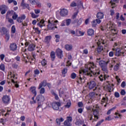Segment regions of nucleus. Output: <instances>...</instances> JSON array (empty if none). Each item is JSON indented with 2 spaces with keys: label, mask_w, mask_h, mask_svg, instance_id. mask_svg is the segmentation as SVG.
I'll list each match as a JSON object with an SVG mask.
<instances>
[{
  "label": "nucleus",
  "mask_w": 126,
  "mask_h": 126,
  "mask_svg": "<svg viewBox=\"0 0 126 126\" xmlns=\"http://www.w3.org/2000/svg\"><path fill=\"white\" fill-rule=\"evenodd\" d=\"M79 73L80 74L83 73V75H87L88 76H92V74H91V73H93L94 76H97L100 74V71L93 72L92 70H91V67H89V64L87 65L86 64L85 65V68L81 69Z\"/></svg>",
  "instance_id": "1"
},
{
  "label": "nucleus",
  "mask_w": 126,
  "mask_h": 126,
  "mask_svg": "<svg viewBox=\"0 0 126 126\" xmlns=\"http://www.w3.org/2000/svg\"><path fill=\"white\" fill-rule=\"evenodd\" d=\"M36 101L38 102V106L37 107V109H38L39 107H42L41 102H44V101H45V97L42 95H39L36 97Z\"/></svg>",
  "instance_id": "2"
},
{
  "label": "nucleus",
  "mask_w": 126,
  "mask_h": 126,
  "mask_svg": "<svg viewBox=\"0 0 126 126\" xmlns=\"http://www.w3.org/2000/svg\"><path fill=\"white\" fill-rule=\"evenodd\" d=\"M52 107L53 109L56 111H59V112H61L62 110L60 109V107H61V103L59 102H55L52 103Z\"/></svg>",
  "instance_id": "3"
},
{
  "label": "nucleus",
  "mask_w": 126,
  "mask_h": 126,
  "mask_svg": "<svg viewBox=\"0 0 126 126\" xmlns=\"http://www.w3.org/2000/svg\"><path fill=\"white\" fill-rule=\"evenodd\" d=\"M56 54L57 57H58V59H63V50L60 48H58L56 50Z\"/></svg>",
  "instance_id": "4"
},
{
  "label": "nucleus",
  "mask_w": 126,
  "mask_h": 126,
  "mask_svg": "<svg viewBox=\"0 0 126 126\" xmlns=\"http://www.w3.org/2000/svg\"><path fill=\"white\" fill-rule=\"evenodd\" d=\"M8 9L7 6L5 5H2L0 6V11H1V14H5Z\"/></svg>",
  "instance_id": "5"
},
{
  "label": "nucleus",
  "mask_w": 126,
  "mask_h": 126,
  "mask_svg": "<svg viewBox=\"0 0 126 126\" xmlns=\"http://www.w3.org/2000/svg\"><path fill=\"white\" fill-rule=\"evenodd\" d=\"M9 49L12 52H14L17 50V45L15 43H10Z\"/></svg>",
  "instance_id": "6"
},
{
  "label": "nucleus",
  "mask_w": 126,
  "mask_h": 126,
  "mask_svg": "<svg viewBox=\"0 0 126 126\" xmlns=\"http://www.w3.org/2000/svg\"><path fill=\"white\" fill-rule=\"evenodd\" d=\"M2 101L4 104H8L9 103V101H10V98H9V96L8 95H4L2 98Z\"/></svg>",
  "instance_id": "7"
},
{
  "label": "nucleus",
  "mask_w": 126,
  "mask_h": 126,
  "mask_svg": "<svg viewBox=\"0 0 126 126\" xmlns=\"http://www.w3.org/2000/svg\"><path fill=\"white\" fill-rule=\"evenodd\" d=\"M87 84L89 86V89H93L95 86H96V83L94 81H90V82H88Z\"/></svg>",
  "instance_id": "8"
},
{
  "label": "nucleus",
  "mask_w": 126,
  "mask_h": 126,
  "mask_svg": "<svg viewBox=\"0 0 126 126\" xmlns=\"http://www.w3.org/2000/svg\"><path fill=\"white\" fill-rule=\"evenodd\" d=\"M93 111L94 112V121H97V120L99 119V117H98V115H99V111L98 109H93Z\"/></svg>",
  "instance_id": "9"
},
{
  "label": "nucleus",
  "mask_w": 126,
  "mask_h": 126,
  "mask_svg": "<svg viewBox=\"0 0 126 126\" xmlns=\"http://www.w3.org/2000/svg\"><path fill=\"white\" fill-rule=\"evenodd\" d=\"M81 5H82V3L81 0L78 1V4H76L75 2H72L70 4V6H72V7H74L75 6H78V7H79Z\"/></svg>",
  "instance_id": "10"
},
{
  "label": "nucleus",
  "mask_w": 126,
  "mask_h": 126,
  "mask_svg": "<svg viewBox=\"0 0 126 126\" xmlns=\"http://www.w3.org/2000/svg\"><path fill=\"white\" fill-rule=\"evenodd\" d=\"M60 13L61 16H66V15L68 14V11L65 9H62L61 10Z\"/></svg>",
  "instance_id": "11"
},
{
  "label": "nucleus",
  "mask_w": 126,
  "mask_h": 126,
  "mask_svg": "<svg viewBox=\"0 0 126 126\" xmlns=\"http://www.w3.org/2000/svg\"><path fill=\"white\" fill-rule=\"evenodd\" d=\"M114 55L117 57H120L122 55V50L120 48H117L114 51Z\"/></svg>",
  "instance_id": "12"
},
{
  "label": "nucleus",
  "mask_w": 126,
  "mask_h": 126,
  "mask_svg": "<svg viewBox=\"0 0 126 126\" xmlns=\"http://www.w3.org/2000/svg\"><path fill=\"white\" fill-rule=\"evenodd\" d=\"M30 91L32 93V94H34V97L37 95V92H36V87L35 86H32L30 88Z\"/></svg>",
  "instance_id": "13"
},
{
  "label": "nucleus",
  "mask_w": 126,
  "mask_h": 126,
  "mask_svg": "<svg viewBox=\"0 0 126 126\" xmlns=\"http://www.w3.org/2000/svg\"><path fill=\"white\" fill-rule=\"evenodd\" d=\"M2 31H0V32L1 33V32H3V35H6V34H9V31L5 27H2L1 28Z\"/></svg>",
  "instance_id": "14"
},
{
  "label": "nucleus",
  "mask_w": 126,
  "mask_h": 126,
  "mask_svg": "<svg viewBox=\"0 0 126 126\" xmlns=\"http://www.w3.org/2000/svg\"><path fill=\"white\" fill-rule=\"evenodd\" d=\"M109 62H110L109 61H108L107 62H105L104 61H100L99 62V65H100L101 67H102V66H103L104 65H107Z\"/></svg>",
  "instance_id": "15"
},
{
  "label": "nucleus",
  "mask_w": 126,
  "mask_h": 126,
  "mask_svg": "<svg viewBox=\"0 0 126 126\" xmlns=\"http://www.w3.org/2000/svg\"><path fill=\"white\" fill-rule=\"evenodd\" d=\"M96 17L98 19H102L104 18V14L102 12H98L96 14Z\"/></svg>",
  "instance_id": "16"
},
{
  "label": "nucleus",
  "mask_w": 126,
  "mask_h": 126,
  "mask_svg": "<svg viewBox=\"0 0 126 126\" xmlns=\"http://www.w3.org/2000/svg\"><path fill=\"white\" fill-rule=\"evenodd\" d=\"M63 121H64V119H63V118H61L56 119V122L58 126H61V123H63Z\"/></svg>",
  "instance_id": "17"
},
{
  "label": "nucleus",
  "mask_w": 126,
  "mask_h": 126,
  "mask_svg": "<svg viewBox=\"0 0 126 126\" xmlns=\"http://www.w3.org/2000/svg\"><path fill=\"white\" fill-rule=\"evenodd\" d=\"M43 86L44 87H45V86H47V81H43V82L39 84L38 87V89H41V88H42Z\"/></svg>",
  "instance_id": "18"
},
{
  "label": "nucleus",
  "mask_w": 126,
  "mask_h": 126,
  "mask_svg": "<svg viewBox=\"0 0 126 126\" xmlns=\"http://www.w3.org/2000/svg\"><path fill=\"white\" fill-rule=\"evenodd\" d=\"M64 48L67 51H71V50H72V45L69 44H66L64 46Z\"/></svg>",
  "instance_id": "19"
},
{
  "label": "nucleus",
  "mask_w": 126,
  "mask_h": 126,
  "mask_svg": "<svg viewBox=\"0 0 126 126\" xmlns=\"http://www.w3.org/2000/svg\"><path fill=\"white\" fill-rule=\"evenodd\" d=\"M35 46L34 44H31L29 45L28 50L30 52H31L32 51H34L35 50Z\"/></svg>",
  "instance_id": "20"
},
{
  "label": "nucleus",
  "mask_w": 126,
  "mask_h": 126,
  "mask_svg": "<svg viewBox=\"0 0 126 126\" xmlns=\"http://www.w3.org/2000/svg\"><path fill=\"white\" fill-rule=\"evenodd\" d=\"M98 47L97 48V51L98 54H101V52H102V51H103V46L100 45V44H98Z\"/></svg>",
  "instance_id": "21"
},
{
  "label": "nucleus",
  "mask_w": 126,
  "mask_h": 126,
  "mask_svg": "<svg viewBox=\"0 0 126 126\" xmlns=\"http://www.w3.org/2000/svg\"><path fill=\"white\" fill-rule=\"evenodd\" d=\"M88 36H94V30H93L92 29H90L89 30H88Z\"/></svg>",
  "instance_id": "22"
},
{
  "label": "nucleus",
  "mask_w": 126,
  "mask_h": 126,
  "mask_svg": "<svg viewBox=\"0 0 126 126\" xmlns=\"http://www.w3.org/2000/svg\"><path fill=\"white\" fill-rule=\"evenodd\" d=\"M21 6L24 7V8H27L28 9H30V7L29 6V4L24 3H21Z\"/></svg>",
  "instance_id": "23"
},
{
  "label": "nucleus",
  "mask_w": 126,
  "mask_h": 126,
  "mask_svg": "<svg viewBox=\"0 0 126 126\" xmlns=\"http://www.w3.org/2000/svg\"><path fill=\"white\" fill-rule=\"evenodd\" d=\"M50 56L52 62H53V61H55V59H56V54H55V52H51Z\"/></svg>",
  "instance_id": "24"
},
{
  "label": "nucleus",
  "mask_w": 126,
  "mask_h": 126,
  "mask_svg": "<svg viewBox=\"0 0 126 126\" xmlns=\"http://www.w3.org/2000/svg\"><path fill=\"white\" fill-rule=\"evenodd\" d=\"M83 122L80 119H77L75 122V125L76 126H80V125H83Z\"/></svg>",
  "instance_id": "25"
},
{
  "label": "nucleus",
  "mask_w": 126,
  "mask_h": 126,
  "mask_svg": "<svg viewBox=\"0 0 126 126\" xmlns=\"http://www.w3.org/2000/svg\"><path fill=\"white\" fill-rule=\"evenodd\" d=\"M51 39H52V36H47L45 38L44 42H45V43H49L50 41H51Z\"/></svg>",
  "instance_id": "26"
},
{
  "label": "nucleus",
  "mask_w": 126,
  "mask_h": 126,
  "mask_svg": "<svg viewBox=\"0 0 126 126\" xmlns=\"http://www.w3.org/2000/svg\"><path fill=\"white\" fill-rule=\"evenodd\" d=\"M77 14H78V12H76L74 13L73 15L71 17V19H72V20H74V19H76V16H77Z\"/></svg>",
  "instance_id": "27"
},
{
  "label": "nucleus",
  "mask_w": 126,
  "mask_h": 126,
  "mask_svg": "<svg viewBox=\"0 0 126 126\" xmlns=\"http://www.w3.org/2000/svg\"><path fill=\"white\" fill-rule=\"evenodd\" d=\"M15 12H14V11L13 10H9L6 13V16H7L8 15H13V14H14Z\"/></svg>",
  "instance_id": "28"
},
{
  "label": "nucleus",
  "mask_w": 126,
  "mask_h": 126,
  "mask_svg": "<svg viewBox=\"0 0 126 126\" xmlns=\"http://www.w3.org/2000/svg\"><path fill=\"white\" fill-rule=\"evenodd\" d=\"M44 23H45V21H44V20H41L39 23H37V25L38 26H39V27H43V25H41V24H44Z\"/></svg>",
  "instance_id": "29"
},
{
  "label": "nucleus",
  "mask_w": 126,
  "mask_h": 126,
  "mask_svg": "<svg viewBox=\"0 0 126 126\" xmlns=\"http://www.w3.org/2000/svg\"><path fill=\"white\" fill-rule=\"evenodd\" d=\"M106 78H107V76H106V75H104L103 78L102 75H101L99 76V79H100V81H103V80H106Z\"/></svg>",
  "instance_id": "30"
},
{
  "label": "nucleus",
  "mask_w": 126,
  "mask_h": 126,
  "mask_svg": "<svg viewBox=\"0 0 126 126\" xmlns=\"http://www.w3.org/2000/svg\"><path fill=\"white\" fill-rule=\"evenodd\" d=\"M65 22H66V26H69V25L70 24V23H71V19H68L66 20V21H65Z\"/></svg>",
  "instance_id": "31"
},
{
  "label": "nucleus",
  "mask_w": 126,
  "mask_h": 126,
  "mask_svg": "<svg viewBox=\"0 0 126 126\" xmlns=\"http://www.w3.org/2000/svg\"><path fill=\"white\" fill-rule=\"evenodd\" d=\"M64 126H71V124H70V122L69 121H67V120H66L64 122Z\"/></svg>",
  "instance_id": "32"
},
{
  "label": "nucleus",
  "mask_w": 126,
  "mask_h": 126,
  "mask_svg": "<svg viewBox=\"0 0 126 126\" xmlns=\"http://www.w3.org/2000/svg\"><path fill=\"white\" fill-rule=\"evenodd\" d=\"M5 38L6 39V42H8V41H9V38H10L9 33L5 34Z\"/></svg>",
  "instance_id": "33"
},
{
  "label": "nucleus",
  "mask_w": 126,
  "mask_h": 126,
  "mask_svg": "<svg viewBox=\"0 0 126 126\" xmlns=\"http://www.w3.org/2000/svg\"><path fill=\"white\" fill-rule=\"evenodd\" d=\"M41 64L43 66H45V65H46V64H47V61H46V60H45V59H43L41 61Z\"/></svg>",
  "instance_id": "34"
},
{
  "label": "nucleus",
  "mask_w": 126,
  "mask_h": 126,
  "mask_svg": "<svg viewBox=\"0 0 126 126\" xmlns=\"http://www.w3.org/2000/svg\"><path fill=\"white\" fill-rule=\"evenodd\" d=\"M13 15L12 16V19H14V20H16V19L17 18V17H18V15L17 14H16V13L15 12L14 13V14H13Z\"/></svg>",
  "instance_id": "35"
},
{
  "label": "nucleus",
  "mask_w": 126,
  "mask_h": 126,
  "mask_svg": "<svg viewBox=\"0 0 126 126\" xmlns=\"http://www.w3.org/2000/svg\"><path fill=\"white\" fill-rule=\"evenodd\" d=\"M71 105V102H70V101H69L67 102L66 104L65 105V107H66V108H69Z\"/></svg>",
  "instance_id": "36"
},
{
  "label": "nucleus",
  "mask_w": 126,
  "mask_h": 126,
  "mask_svg": "<svg viewBox=\"0 0 126 126\" xmlns=\"http://www.w3.org/2000/svg\"><path fill=\"white\" fill-rule=\"evenodd\" d=\"M102 68V70H103V71H107V65H104L103 66H102L101 67Z\"/></svg>",
  "instance_id": "37"
},
{
  "label": "nucleus",
  "mask_w": 126,
  "mask_h": 126,
  "mask_svg": "<svg viewBox=\"0 0 126 126\" xmlns=\"http://www.w3.org/2000/svg\"><path fill=\"white\" fill-rule=\"evenodd\" d=\"M0 69H1V70H2L3 71H4V69H5V67H4V64H1L0 65Z\"/></svg>",
  "instance_id": "38"
},
{
  "label": "nucleus",
  "mask_w": 126,
  "mask_h": 126,
  "mask_svg": "<svg viewBox=\"0 0 126 126\" xmlns=\"http://www.w3.org/2000/svg\"><path fill=\"white\" fill-rule=\"evenodd\" d=\"M108 100H109V98H108L107 97H106V98L105 97H103L102 99V100H101V102L102 103H105V102H108Z\"/></svg>",
  "instance_id": "39"
},
{
  "label": "nucleus",
  "mask_w": 126,
  "mask_h": 126,
  "mask_svg": "<svg viewBox=\"0 0 126 126\" xmlns=\"http://www.w3.org/2000/svg\"><path fill=\"white\" fill-rule=\"evenodd\" d=\"M15 26H13L11 27V32L13 33V34H14L15 33Z\"/></svg>",
  "instance_id": "40"
},
{
  "label": "nucleus",
  "mask_w": 126,
  "mask_h": 126,
  "mask_svg": "<svg viewBox=\"0 0 126 126\" xmlns=\"http://www.w3.org/2000/svg\"><path fill=\"white\" fill-rule=\"evenodd\" d=\"M70 77L72 79H75V78L76 77V74H75V73H72L71 74Z\"/></svg>",
  "instance_id": "41"
},
{
  "label": "nucleus",
  "mask_w": 126,
  "mask_h": 126,
  "mask_svg": "<svg viewBox=\"0 0 126 126\" xmlns=\"http://www.w3.org/2000/svg\"><path fill=\"white\" fill-rule=\"evenodd\" d=\"M31 14L32 18H37L39 16L38 15H35L34 13H31Z\"/></svg>",
  "instance_id": "42"
},
{
  "label": "nucleus",
  "mask_w": 126,
  "mask_h": 126,
  "mask_svg": "<svg viewBox=\"0 0 126 126\" xmlns=\"http://www.w3.org/2000/svg\"><path fill=\"white\" fill-rule=\"evenodd\" d=\"M66 121H67L68 122H69L70 123H71V122H72V117H67Z\"/></svg>",
  "instance_id": "43"
},
{
  "label": "nucleus",
  "mask_w": 126,
  "mask_h": 126,
  "mask_svg": "<svg viewBox=\"0 0 126 126\" xmlns=\"http://www.w3.org/2000/svg\"><path fill=\"white\" fill-rule=\"evenodd\" d=\"M103 122H104V120L102 119L100 121H99L96 125L95 126H99L101 125V124H102L103 123Z\"/></svg>",
  "instance_id": "44"
},
{
  "label": "nucleus",
  "mask_w": 126,
  "mask_h": 126,
  "mask_svg": "<svg viewBox=\"0 0 126 126\" xmlns=\"http://www.w3.org/2000/svg\"><path fill=\"white\" fill-rule=\"evenodd\" d=\"M107 89L109 90V92H111V90H112V86H111V84H109L108 85H107Z\"/></svg>",
  "instance_id": "45"
},
{
  "label": "nucleus",
  "mask_w": 126,
  "mask_h": 126,
  "mask_svg": "<svg viewBox=\"0 0 126 126\" xmlns=\"http://www.w3.org/2000/svg\"><path fill=\"white\" fill-rule=\"evenodd\" d=\"M40 94H44L45 93V88H41L40 91Z\"/></svg>",
  "instance_id": "46"
},
{
  "label": "nucleus",
  "mask_w": 126,
  "mask_h": 126,
  "mask_svg": "<svg viewBox=\"0 0 126 126\" xmlns=\"http://www.w3.org/2000/svg\"><path fill=\"white\" fill-rule=\"evenodd\" d=\"M66 72H67V68H65L62 70V74H65V73H66Z\"/></svg>",
  "instance_id": "47"
},
{
  "label": "nucleus",
  "mask_w": 126,
  "mask_h": 126,
  "mask_svg": "<svg viewBox=\"0 0 126 126\" xmlns=\"http://www.w3.org/2000/svg\"><path fill=\"white\" fill-rule=\"evenodd\" d=\"M114 69L115 70V71H117V70L119 69V64H117L115 66H114Z\"/></svg>",
  "instance_id": "48"
},
{
  "label": "nucleus",
  "mask_w": 126,
  "mask_h": 126,
  "mask_svg": "<svg viewBox=\"0 0 126 126\" xmlns=\"http://www.w3.org/2000/svg\"><path fill=\"white\" fill-rule=\"evenodd\" d=\"M59 96L60 97H62V95H63V94L64 92L63 91H62V89H60V90H59Z\"/></svg>",
  "instance_id": "49"
},
{
  "label": "nucleus",
  "mask_w": 126,
  "mask_h": 126,
  "mask_svg": "<svg viewBox=\"0 0 126 126\" xmlns=\"http://www.w3.org/2000/svg\"><path fill=\"white\" fill-rule=\"evenodd\" d=\"M81 23H82V19L80 18L77 22V25H78V26H79V25H80V24H81Z\"/></svg>",
  "instance_id": "50"
},
{
  "label": "nucleus",
  "mask_w": 126,
  "mask_h": 126,
  "mask_svg": "<svg viewBox=\"0 0 126 126\" xmlns=\"http://www.w3.org/2000/svg\"><path fill=\"white\" fill-rule=\"evenodd\" d=\"M77 22H78V20L75 19L73 20L71 23H72V24H75V23H77Z\"/></svg>",
  "instance_id": "51"
},
{
  "label": "nucleus",
  "mask_w": 126,
  "mask_h": 126,
  "mask_svg": "<svg viewBox=\"0 0 126 126\" xmlns=\"http://www.w3.org/2000/svg\"><path fill=\"white\" fill-rule=\"evenodd\" d=\"M88 118L90 119V121H92L93 120V115L92 114L89 115Z\"/></svg>",
  "instance_id": "52"
},
{
  "label": "nucleus",
  "mask_w": 126,
  "mask_h": 126,
  "mask_svg": "<svg viewBox=\"0 0 126 126\" xmlns=\"http://www.w3.org/2000/svg\"><path fill=\"white\" fill-rule=\"evenodd\" d=\"M114 95L116 98H119V97H120V94L118 92H115Z\"/></svg>",
  "instance_id": "53"
},
{
  "label": "nucleus",
  "mask_w": 126,
  "mask_h": 126,
  "mask_svg": "<svg viewBox=\"0 0 126 126\" xmlns=\"http://www.w3.org/2000/svg\"><path fill=\"white\" fill-rule=\"evenodd\" d=\"M78 105L79 107H83V103L82 102H79L78 103Z\"/></svg>",
  "instance_id": "54"
},
{
  "label": "nucleus",
  "mask_w": 126,
  "mask_h": 126,
  "mask_svg": "<svg viewBox=\"0 0 126 126\" xmlns=\"http://www.w3.org/2000/svg\"><path fill=\"white\" fill-rule=\"evenodd\" d=\"M114 54H115V52L111 51L109 53V57H113V56H114Z\"/></svg>",
  "instance_id": "55"
},
{
  "label": "nucleus",
  "mask_w": 126,
  "mask_h": 126,
  "mask_svg": "<svg viewBox=\"0 0 126 126\" xmlns=\"http://www.w3.org/2000/svg\"><path fill=\"white\" fill-rule=\"evenodd\" d=\"M120 93L122 95H126V91L125 90H122Z\"/></svg>",
  "instance_id": "56"
},
{
  "label": "nucleus",
  "mask_w": 126,
  "mask_h": 126,
  "mask_svg": "<svg viewBox=\"0 0 126 126\" xmlns=\"http://www.w3.org/2000/svg\"><path fill=\"white\" fill-rule=\"evenodd\" d=\"M17 21L18 22H19V23H22V20H21L20 17H19L17 18Z\"/></svg>",
  "instance_id": "57"
},
{
  "label": "nucleus",
  "mask_w": 126,
  "mask_h": 126,
  "mask_svg": "<svg viewBox=\"0 0 126 126\" xmlns=\"http://www.w3.org/2000/svg\"><path fill=\"white\" fill-rule=\"evenodd\" d=\"M114 14H115V11L113 9L110 10V15L113 16Z\"/></svg>",
  "instance_id": "58"
},
{
  "label": "nucleus",
  "mask_w": 126,
  "mask_h": 126,
  "mask_svg": "<svg viewBox=\"0 0 126 126\" xmlns=\"http://www.w3.org/2000/svg\"><path fill=\"white\" fill-rule=\"evenodd\" d=\"M12 67L13 68H17V67H18V65L16 64V63H14L12 64Z\"/></svg>",
  "instance_id": "59"
},
{
  "label": "nucleus",
  "mask_w": 126,
  "mask_h": 126,
  "mask_svg": "<svg viewBox=\"0 0 126 126\" xmlns=\"http://www.w3.org/2000/svg\"><path fill=\"white\" fill-rule=\"evenodd\" d=\"M4 57H5V56L4 54H1L0 55V58L1 61H2L4 59Z\"/></svg>",
  "instance_id": "60"
},
{
  "label": "nucleus",
  "mask_w": 126,
  "mask_h": 126,
  "mask_svg": "<svg viewBox=\"0 0 126 126\" xmlns=\"http://www.w3.org/2000/svg\"><path fill=\"white\" fill-rule=\"evenodd\" d=\"M83 54H85V55H88V50L84 49L83 50Z\"/></svg>",
  "instance_id": "61"
},
{
  "label": "nucleus",
  "mask_w": 126,
  "mask_h": 126,
  "mask_svg": "<svg viewBox=\"0 0 126 126\" xmlns=\"http://www.w3.org/2000/svg\"><path fill=\"white\" fill-rule=\"evenodd\" d=\"M34 12L36 14H39L40 13V9H35Z\"/></svg>",
  "instance_id": "62"
},
{
  "label": "nucleus",
  "mask_w": 126,
  "mask_h": 126,
  "mask_svg": "<svg viewBox=\"0 0 126 126\" xmlns=\"http://www.w3.org/2000/svg\"><path fill=\"white\" fill-rule=\"evenodd\" d=\"M34 74H39L40 73V71L38 69H36L34 71Z\"/></svg>",
  "instance_id": "63"
},
{
  "label": "nucleus",
  "mask_w": 126,
  "mask_h": 126,
  "mask_svg": "<svg viewBox=\"0 0 126 126\" xmlns=\"http://www.w3.org/2000/svg\"><path fill=\"white\" fill-rule=\"evenodd\" d=\"M37 6H38V7H41V3H40V2H35Z\"/></svg>",
  "instance_id": "64"
}]
</instances>
